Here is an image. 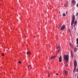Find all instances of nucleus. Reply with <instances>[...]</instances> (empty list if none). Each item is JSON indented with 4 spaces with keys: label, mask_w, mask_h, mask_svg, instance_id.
<instances>
[{
    "label": "nucleus",
    "mask_w": 78,
    "mask_h": 78,
    "mask_svg": "<svg viewBox=\"0 0 78 78\" xmlns=\"http://www.w3.org/2000/svg\"><path fill=\"white\" fill-rule=\"evenodd\" d=\"M65 29V26L63 25L61 28L60 30H64Z\"/></svg>",
    "instance_id": "obj_6"
},
{
    "label": "nucleus",
    "mask_w": 78,
    "mask_h": 78,
    "mask_svg": "<svg viewBox=\"0 0 78 78\" xmlns=\"http://www.w3.org/2000/svg\"><path fill=\"white\" fill-rule=\"evenodd\" d=\"M75 72H78V68H77V69H76V71Z\"/></svg>",
    "instance_id": "obj_20"
},
{
    "label": "nucleus",
    "mask_w": 78,
    "mask_h": 78,
    "mask_svg": "<svg viewBox=\"0 0 78 78\" xmlns=\"http://www.w3.org/2000/svg\"><path fill=\"white\" fill-rule=\"evenodd\" d=\"M76 44H78V38H76Z\"/></svg>",
    "instance_id": "obj_13"
},
{
    "label": "nucleus",
    "mask_w": 78,
    "mask_h": 78,
    "mask_svg": "<svg viewBox=\"0 0 78 78\" xmlns=\"http://www.w3.org/2000/svg\"><path fill=\"white\" fill-rule=\"evenodd\" d=\"M30 69H31V68H30Z\"/></svg>",
    "instance_id": "obj_32"
},
{
    "label": "nucleus",
    "mask_w": 78,
    "mask_h": 78,
    "mask_svg": "<svg viewBox=\"0 0 78 78\" xmlns=\"http://www.w3.org/2000/svg\"><path fill=\"white\" fill-rule=\"evenodd\" d=\"M69 45H70V47H71V48H72V47H73V45H72V44L70 43L69 44Z\"/></svg>",
    "instance_id": "obj_17"
},
{
    "label": "nucleus",
    "mask_w": 78,
    "mask_h": 78,
    "mask_svg": "<svg viewBox=\"0 0 78 78\" xmlns=\"http://www.w3.org/2000/svg\"><path fill=\"white\" fill-rule=\"evenodd\" d=\"M56 58V56H52L50 58V59H51V60H52V59H54V58Z\"/></svg>",
    "instance_id": "obj_10"
},
{
    "label": "nucleus",
    "mask_w": 78,
    "mask_h": 78,
    "mask_svg": "<svg viewBox=\"0 0 78 78\" xmlns=\"http://www.w3.org/2000/svg\"><path fill=\"white\" fill-rule=\"evenodd\" d=\"M28 68H29V67H28Z\"/></svg>",
    "instance_id": "obj_30"
},
{
    "label": "nucleus",
    "mask_w": 78,
    "mask_h": 78,
    "mask_svg": "<svg viewBox=\"0 0 78 78\" xmlns=\"http://www.w3.org/2000/svg\"><path fill=\"white\" fill-rule=\"evenodd\" d=\"M58 12L59 14H60V12Z\"/></svg>",
    "instance_id": "obj_26"
},
{
    "label": "nucleus",
    "mask_w": 78,
    "mask_h": 78,
    "mask_svg": "<svg viewBox=\"0 0 78 78\" xmlns=\"http://www.w3.org/2000/svg\"><path fill=\"white\" fill-rule=\"evenodd\" d=\"M57 48H59V49L58 50V53H59L60 51V46H58V47H57Z\"/></svg>",
    "instance_id": "obj_7"
},
{
    "label": "nucleus",
    "mask_w": 78,
    "mask_h": 78,
    "mask_svg": "<svg viewBox=\"0 0 78 78\" xmlns=\"http://www.w3.org/2000/svg\"><path fill=\"white\" fill-rule=\"evenodd\" d=\"M50 74H49V73H48V77H50Z\"/></svg>",
    "instance_id": "obj_18"
},
{
    "label": "nucleus",
    "mask_w": 78,
    "mask_h": 78,
    "mask_svg": "<svg viewBox=\"0 0 78 78\" xmlns=\"http://www.w3.org/2000/svg\"><path fill=\"white\" fill-rule=\"evenodd\" d=\"M70 53H71V58L72 59H73V51H71Z\"/></svg>",
    "instance_id": "obj_5"
},
{
    "label": "nucleus",
    "mask_w": 78,
    "mask_h": 78,
    "mask_svg": "<svg viewBox=\"0 0 78 78\" xmlns=\"http://www.w3.org/2000/svg\"><path fill=\"white\" fill-rule=\"evenodd\" d=\"M77 78H78V76H77Z\"/></svg>",
    "instance_id": "obj_31"
},
{
    "label": "nucleus",
    "mask_w": 78,
    "mask_h": 78,
    "mask_svg": "<svg viewBox=\"0 0 78 78\" xmlns=\"http://www.w3.org/2000/svg\"><path fill=\"white\" fill-rule=\"evenodd\" d=\"M76 47H78V46H76Z\"/></svg>",
    "instance_id": "obj_29"
},
{
    "label": "nucleus",
    "mask_w": 78,
    "mask_h": 78,
    "mask_svg": "<svg viewBox=\"0 0 78 78\" xmlns=\"http://www.w3.org/2000/svg\"><path fill=\"white\" fill-rule=\"evenodd\" d=\"M2 56H4V54L2 53Z\"/></svg>",
    "instance_id": "obj_21"
},
{
    "label": "nucleus",
    "mask_w": 78,
    "mask_h": 78,
    "mask_svg": "<svg viewBox=\"0 0 78 78\" xmlns=\"http://www.w3.org/2000/svg\"><path fill=\"white\" fill-rule=\"evenodd\" d=\"M65 7H66V6H67V4H65L64 5Z\"/></svg>",
    "instance_id": "obj_16"
},
{
    "label": "nucleus",
    "mask_w": 78,
    "mask_h": 78,
    "mask_svg": "<svg viewBox=\"0 0 78 78\" xmlns=\"http://www.w3.org/2000/svg\"><path fill=\"white\" fill-rule=\"evenodd\" d=\"M65 66L66 67H67L68 66V64L67 63H65Z\"/></svg>",
    "instance_id": "obj_15"
},
{
    "label": "nucleus",
    "mask_w": 78,
    "mask_h": 78,
    "mask_svg": "<svg viewBox=\"0 0 78 78\" xmlns=\"http://www.w3.org/2000/svg\"><path fill=\"white\" fill-rule=\"evenodd\" d=\"M64 72L65 73L66 75L67 76L68 72L67 71H66L65 70H64Z\"/></svg>",
    "instance_id": "obj_9"
},
{
    "label": "nucleus",
    "mask_w": 78,
    "mask_h": 78,
    "mask_svg": "<svg viewBox=\"0 0 78 78\" xmlns=\"http://www.w3.org/2000/svg\"><path fill=\"white\" fill-rule=\"evenodd\" d=\"M77 23V21H75L74 22V24L75 25H76V24Z\"/></svg>",
    "instance_id": "obj_14"
},
{
    "label": "nucleus",
    "mask_w": 78,
    "mask_h": 78,
    "mask_svg": "<svg viewBox=\"0 0 78 78\" xmlns=\"http://www.w3.org/2000/svg\"><path fill=\"white\" fill-rule=\"evenodd\" d=\"M59 62H62V56L60 55V58H59Z\"/></svg>",
    "instance_id": "obj_8"
},
{
    "label": "nucleus",
    "mask_w": 78,
    "mask_h": 78,
    "mask_svg": "<svg viewBox=\"0 0 78 78\" xmlns=\"http://www.w3.org/2000/svg\"><path fill=\"white\" fill-rule=\"evenodd\" d=\"M67 3H67V2L66 4H67Z\"/></svg>",
    "instance_id": "obj_28"
},
{
    "label": "nucleus",
    "mask_w": 78,
    "mask_h": 78,
    "mask_svg": "<svg viewBox=\"0 0 78 78\" xmlns=\"http://www.w3.org/2000/svg\"><path fill=\"white\" fill-rule=\"evenodd\" d=\"M18 62L20 64L21 63V62L20 61Z\"/></svg>",
    "instance_id": "obj_22"
},
{
    "label": "nucleus",
    "mask_w": 78,
    "mask_h": 78,
    "mask_svg": "<svg viewBox=\"0 0 78 78\" xmlns=\"http://www.w3.org/2000/svg\"><path fill=\"white\" fill-rule=\"evenodd\" d=\"M74 51H75L76 52H77V48H74Z\"/></svg>",
    "instance_id": "obj_12"
},
{
    "label": "nucleus",
    "mask_w": 78,
    "mask_h": 78,
    "mask_svg": "<svg viewBox=\"0 0 78 78\" xmlns=\"http://www.w3.org/2000/svg\"><path fill=\"white\" fill-rule=\"evenodd\" d=\"M66 14H67V12H66Z\"/></svg>",
    "instance_id": "obj_25"
},
{
    "label": "nucleus",
    "mask_w": 78,
    "mask_h": 78,
    "mask_svg": "<svg viewBox=\"0 0 78 78\" xmlns=\"http://www.w3.org/2000/svg\"><path fill=\"white\" fill-rule=\"evenodd\" d=\"M63 16L64 17H65L66 16V14L65 13H64L63 14Z\"/></svg>",
    "instance_id": "obj_19"
},
{
    "label": "nucleus",
    "mask_w": 78,
    "mask_h": 78,
    "mask_svg": "<svg viewBox=\"0 0 78 78\" xmlns=\"http://www.w3.org/2000/svg\"><path fill=\"white\" fill-rule=\"evenodd\" d=\"M27 55L29 54V55H31V53H30V51H28V52H27Z\"/></svg>",
    "instance_id": "obj_11"
},
{
    "label": "nucleus",
    "mask_w": 78,
    "mask_h": 78,
    "mask_svg": "<svg viewBox=\"0 0 78 78\" xmlns=\"http://www.w3.org/2000/svg\"><path fill=\"white\" fill-rule=\"evenodd\" d=\"M75 16L74 15H73V16L72 20L71 22V25H72L73 24V23H74V21H75Z\"/></svg>",
    "instance_id": "obj_3"
},
{
    "label": "nucleus",
    "mask_w": 78,
    "mask_h": 78,
    "mask_svg": "<svg viewBox=\"0 0 78 78\" xmlns=\"http://www.w3.org/2000/svg\"><path fill=\"white\" fill-rule=\"evenodd\" d=\"M30 65L29 66V67H30Z\"/></svg>",
    "instance_id": "obj_27"
},
{
    "label": "nucleus",
    "mask_w": 78,
    "mask_h": 78,
    "mask_svg": "<svg viewBox=\"0 0 78 78\" xmlns=\"http://www.w3.org/2000/svg\"><path fill=\"white\" fill-rule=\"evenodd\" d=\"M63 58L64 59V60H66V62H67L69 60V55H64L63 56Z\"/></svg>",
    "instance_id": "obj_1"
},
{
    "label": "nucleus",
    "mask_w": 78,
    "mask_h": 78,
    "mask_svg": "<svg viewBox=\"0 0 78 78\" xmlns=\"http://www.w3.org/2000/svg\"><path fill=\"white\" fill-rule=\"evenodd\" d=\"M56 75H57V76H58V73H57V74H56Z\"/></svg>",
    "instance_id": "obj_24"
},
{
    "label": "nucleus",
    "mask_w": 78,
    "mask_h": 78,
    "mask_svg": "<svg viewBox=\"0 0 78 78\" xmlns=\"http://www.w3.org/2000/svg\"><path fill=\"white\" fill-rule=\"evenodd\" d=\"M71 2L74 5H75L76 3V2L74 0H72Z\"/></svg>",
    "instance_id": "obj_4"
},
{
    "label": "nucleus",
    "mask_w": 78,
    "mask_h": 78,
    "mask_svg": "<svg viewBox=\"0 0 78 78\" xmlns=\"http://www.w3.org/2000/svg\"><path fill=\"white\" fill-rule=\"evenodd\" d=\"M57 49H58L59 48H59H58V47H57Z\"/></svg>",
    "instance_id": "obj_23"
},
{
    "label": "nucleus",
    "mask_w": 78,
    "mask_h": 78,
    "mask_svg": "<svg viewBox=\"0 0 78 78\" xmlns=\"http://www.w3.org/2000/svg\"><path fill=\"white\" fill-rule=\"evenodd\" d=\"M77 61L76 60H74V69H73V72L74 73L75 72V70L76 69V67H77Z\"/></svg>",
    "instance_id": "obj_2"
}]
</instances>
